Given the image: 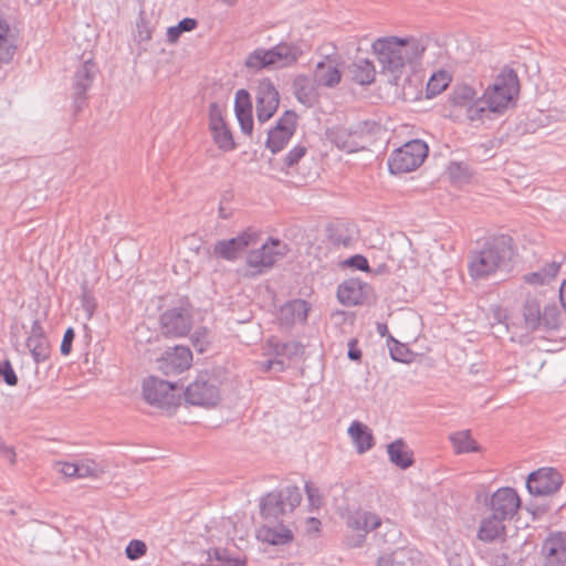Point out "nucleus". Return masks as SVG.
Returning <instances> with one entry per match:
<instances>
[{"mask_svg":"<svg viewBox=\"0 0 566 566\" xmlns=\"http://www.w3.org/2000/svg\"><path fill=\"white\" fill-rule=\"evenodd\" d=\"M333 143L347 153H354L365 148L361 130L338 128L332 134Z\"/></svg>","mask_w":566,"mask_h":566,"instance_id":"nucleus-22","label":"nucleus"},{"mask_svg":"<svg viewBox=\"0 0 566 566\" xmlns=\"http://www.w3.org/2000/svg\"><path fill=\"white\" fill-rule=\"evenodd\" d=\"M474 96H475L474 90L470 86L463 85V86L457 87L453 91V93L451 95V101H452L453 105L467 106L474 99Z\"/></svg>","mask_w":566,"mask_h":566,"instance_id":"nucleus-43","label":"nucleus"},{"mask_svg":"<svg viewBox=\"0 0 566 566\" xmlns=\"http://www.w3.org/2000/svg\"><path fill=\"white\" fill-rule=\"evenodd\" d=\"M345 264L360 271H369L368 260L360 254L350 256L345 261Z\"/></svg>","mask_w":566,"mask_h":566,"instance_id":"nucleus-55","label":"nucleus"},{"mask_svg":"<svg viewBox=\"0 0 566 566\" xmlns=\"http://www.w3.org/2000/svg\"><path fill=\"white\" fill-rule=\"evenodd\" d=\"M224 123L221 106L218 103H211L209 106V127L213 128Z\"/></svg>","mask_w":566,"mask_h":566,"instance_id":"nucleus-50","label":"nucleus"},{"mask_svg":"<svg viewBox=\"0 0 566 566\" xmlns=\"http://www.w3.org/2000/svg\"><path fill=\"white\" fill-rule=\"evenodd\" d=\"M348 434L359 454L367 452L374 447V436L370 429L359 421L352 422L348 428Z\"/></svg>","mask_w":566,"mask_h":566,"instance_id":"nucleus-24","label":"nucleus"},{"mask_svg":"<svg viewBox=\"0 0 566 566\" xmlns=\"http://www.w3.org/2000/svg\"><path fill=\"white\" fill-rule=\"evenodd\" d=\"M378 566H413L410 552L406 548H398L389 555L378 558Z\"/></svg>","mask_w":566,"mask_h":566,"instance_id":"nucleus-34","label":"nucleus"},{"mask_svg":"<svg viewBox=\"0 0 566 566\" xmlns=\"http://www.w3.org/2000/svg\"><path fill=\"white\" fill-rule=\"evenodd\" d=\"M354 82L360 85H368L374 82L376 70L374 63L367 59H359L349 66Z\"/></svg>","mask_w":566,"mask_h":566,"instance_id":"nucleus-27","label":"nucleus"},{"mask_svg":"<svg viewBox=\"0 0 566 566\" xmlns=\"http://www.w3.org/2000/svg\"><path fill=\"white\" fill-rule=\"evenodd\" d=\"M492 566H511L512 560L505 552L488 549L483 556Z\"/></svg>","mask_w":566,"mask_h":566,"instance_id":"nucleus-44","label":"nucleus"},{"mask_svg":"<svg viewBox=\"0 0 566 566\" xmlns=\"http://www.w3.org/2000/svg\"><path fill=\"white\" fill-rule=\"evenodd\" d=\"M17 45L9 25L0 19V62H10L15 53Z\"/></svg>","mask_w":566,"mask_h":566,"instance_id":"nucleus-29","label":"nucleus"},{"mask_svg":"<svg viewBox=\"0 0 566 566\" xmlns=\"http://www.w3.org/2000/svg\"><path fill=\"white\" fill-rule=\"evenodd\" d=\"M307 148L304 145L294 146L284 157V167L292 168L305 156Z\"/></svg>","mask_w":566,"mask_h":566,"instance_id":"nucleus-46","label":"nucleus"},{"mask_svg":"<svg viewBox=\"0 0 566 566\" xmlns=\"http://www.w3.org/2000/svg\"><path fill=\"white\" fill-rule=\"evenodd\" d=\"M563 260L564 258H560V260L554 259L552 262L539 269L548 282H551V280H553L558 274Z\"/></svg>","mask_w":566,"mask_h":566,"instance_id":"nucleus-52","label":"nucleus"},{"mask_svg":"<svg viewBox=\"0 0 566 566\" xmlns=\"http://www.w3.org/2000/svg\"><path fill=\"white\" fill-rule=\"evenodd\" d=\"M57 470L66 478H77V463L72 462H59L56 463Z\"/></svg>","mask_w":566,"mask_h":566,"instance_id":"nucleus-58","label":"nucleus"},{"mask_svg":"<svg viewBox=\"0 0 566 566\" xmlns=\"http://www.w3.org/2000/svg\"><path fill=\"white\" fill-rule=\"evenodd\" d=\"M185 399L193 406L214 407L220 400L218 378L209 371L200 373L186 387Z\"/></svg>","mask_w":566,"mask_h":566,"instance_id":"nucleus-7","label":"nucleus"},{"mask_svg":"<svg viewBox=\"0 0 566 566\" xmlns=\"http://www.w3.org/2000/svg\"><path fill=\"white\" fill-rule=\"evenodd\" d=\"M0 377L9 386H15L18 384V377L12 368L9 360L0 361Z\"/></svg>","mask_w":566,"mask_h":566,"instance_id":"nucleus-49","label":"nucleus"},{"mask_svg":"<svg viewBox=\"0 0 566 566\" xmlns=\"http://www.w3.org/2000/svg\"><path fill=\"white\" fill-rule=\"evenodd\" d=\"M302 53L298 45L281 42L271 49H255L247 56L244 64L253 71L283 69L296 63Z\"/></svg>","mask_w":566,"mask_h":566,"instance_id":"nucleus-4","label":"nucleus"},{"mask_svg":"<svg viewBox=\"0 0 566 566\" xmlns=\"http://www.w3.org/2000/svg\"><path fill=\"white\" fill-rule=\"evenodd\" d=\"M198 25V21L192 18H185L180 20L176 25L167 29V41L169 43H176L184 32H190Z\"/></svg>","mask_w":566,"mask_h":566,"instance_id":"nucleus-38","label":"nucleus"},{"mask_svg":"<svg viewBox=\"0 0 566 566\" xmlns=\"http://www.w3.org/2000/svg\"><path fill=\"white\" fill-rule=\"evenodd\" d=\"M268 354H272L275 358L283 357L292 359L303 354V346L297 342L281 343L277 338L271 337L266 342Z\"/></svg>","mask_w":566,"mask_h":566,"instance_id":"nucleus-26","label":"nucleus"},{"mask_svg":"<svg viewBox=\"0 0 566 566\" xmlns=\"http://www.w3.org/2000/svg\"><path fill=\"white\" fill-rule=\"evenodd\" d=\"M390 340L392 342V345L389 346V354L390 357L395 361L406 363L408 361L409 350L408 348L394 339L392 336H389Z\"/></svg>","mask_w":566,"mask_h":566,"instance_id":"nucleus-48","label":"nucleus"},{"mask_svg":"<svg viewBox=\"0 0 566 566\" xmlns=\"http://www.w3.org/2000/svg\"><path fill=\"white\" fill-rule=\"evenodd\" d=\"M27 347L36 364L46 360L50 356V346L46 337H28Z\"/></svg>","mask_w":566,"mask_h":566,"instance_id":"nucleus-33","label":"nucleus"},{"mask_svg":"<svg viewBox=\"0 0 566 566\" xmlns=\"http://www.w3.org/2000/svg\"><path fill=\"white\" fill-rule=\"evenodd\" d=\"M387 453L390 462L402 470L413 464V453L402 439H396L389 443Z\"/></svg>","mask_w":566,"mask_h":566,"instance_id":"nucleus-23","label":"nucleus"},{"mask_svg":"<svg viewBox=\"0 0 566 566\" xmlns=\"http://www.w3.org/2000/svg\"><path fill=\"white\" fill-rule=\"evenodd\" d=\"M74 338H75V332L72 327H69L65 331V333L63 335L62 343H61L60 350H61L62 355L67 356L71 353Z\"/></svg>","mask_w":566,"mask_h":566,"instance_id":"nucleus-54","label":"nucleus"},{"mask_svg":"<svg viewBox=\"0 0 566 566\" xmlns=\"http://www.w3.org/2000/svg\"><path fill=\"white\" fill-rule=\"evenodd\" d=\"M297 126V114L285 111L277 119L275 126L268 133L265 146L273 154L281 151L294 135Z\"/></svg>","mask_w":566,"mask_h":566,"instance_id":"nucleus-11","label":"nucleus"},{"mask_svg":"<svg viewBox=\"0 0 566 566\" xmlns=\"http://www.w3.org/2000/svg\"><path fill=\"white\" fill-rule=\"evenodd\" d=\"M261 368L264 373L270 370L283 371L285 369V364L283 359L274 358L263 361Z\"/></svg>","mask_w":566,"mask_h":566,"instance_id":"nucleus-59","label":"nucleus"},{"mask_svg":"<svg viewBox=\"0 0 566 566\" xmlns=\"http://www.w3.org/2000/svg\"><path fill=\"white\" fill-rule=\"evenodd\" d=\"M182 386L176 382L159 379L155 376L146 378L143 382L145 400L166 411L175 410L180 405Z\"/></svg>","mask_w":566,"mask_h":566,"instance_id":"nucleus-5","label":"nucleus"},{"mask_svg":"<svg viewBox=\"0 0 566 566\" xmlns=\"http://www.w3.org/2000/svg\"><path fill=\"white\" fill-rule=\"evenodd\" d=\"M427 49L422 40L388 36L377 39L373 43V51L381 66V73L389 74L398 80L406 64L419 62Z\"/></svg>","mask_w":566,"mask_h":566,"instance_id":"nucleus-2","label":"nucleus"},{"mask_svg":"<svg viewBox=\"0 0 566 566\" xmlns=\"http://www.w3.org/2000/svg\"><path fill=\"white\" fill-rule=\"evenodd\" d=\"M290 249L279 239L269 238L260 249L251 250L247 255V265L253 271L252 276L271 269L279 259L284 258Z\"/></svg>","mask_w":566,"mask_h":566,"instance_id":"nucleus-8","label":"nucleus"},{"mask_svg":"<svg viewBox=\"0 0 566 566\" xmlns=\"http://www.w3.org/2000/svg\"><path fill=\"white\" fill-rule=\"evenodd\" d=\"M513 255V240L510 235L490 237L470 252L469 275L473 280H488L499 272H505Z\"/></svg>","mask_w":566,"mask_h":566,"instance_id":"nucleus-1","label":"nucleus"},{"mask_svg":"<svg viewBox=\"0 0 566 566\" xmlns=\"http://www.w3.org/2000/svg\"><path fill=\"white\" fill-rule=\"evenodd\" d=\"M563 485V476L554 468H541L530 473L526 488L532 495L544 496L556 493Z\"/></svg>","mask_w":566,"mask_h":566,"instance_id":"nucleus-10","label":"nucleus"},{"mask_svg":"<svg viewBox=\"0 0 566 566\" xmlns=\"http://www.w3.org/2000/svg\"><path fill=\"white\" fill-rule=\"evenodd\" d=\"M305 492L307 494L310 504L314 507H318L321 505V494L318 488H316L311 482H306Z\"/></svg>","mask_w":566,"mask_h":566,"instance_id":"nucleus-57","label":"nucleus"},{"mask_svg":"<svg viewBox=\"0 0 566 566\" xmlns=\"http://www.w3.org/2000/svg\"><path fill=\"white\" fill-rule=\"evenodd\" d=\"M342 78L336 57L327 55L316 64L314 80L321 86L334 87Z\"/></svg>","mask_w":566,"mask_h":566,"instance_id":"nucleus-19","label":"nucleus"},{"mask_svg":"<svg viewBox=\"0 0 566 566\" xmlns=\"http://www.w3.org/2000/svg\"><path fill=\"white\" fill-rule=\"evenodd\" d=\"M82 307L87 314V317L91 318L96 308V301L93 294L86 289L83 287V293L81 296Z\"/></svg>","mask_w":566,"mask_h":566,"instance_id":"nucleus-51","label":"nucleus"},{"mask_svg":"<svg viewBox=\"0 0 566 566\" xmlns=\"http://www.w3.org/2000/svg\"><path fill=\"white\" fill-rule=\"evenodd\" d=\"M77 471L78 475L77 479L88 478V476H96L98 469L97 465L94 462L91 463H77Z\"/></svg>","mask_w":566,"mask_h":566,"instance_id":"nucleus-56","label":"nucleus"},{"mask_svg":"<svg viewBox=\"0 0 566 566\" xmlns=\"http://www.w3.org/2000/svg\"><path fill=\"white\" fill-rule=\"evenodd\" d=\"M192 315L187 307H172L160 316V331L166 337H181L189 333Z\"/></svg>","mask_w":566,"mask_h":566,"instance_id":"nucleus-13","label":"nucleus"},{"mask_svg":"<svg viewBox=\"0 0 566 566\" xmlns=\"http://www.w3.org/2000/svg\"><path fill=\"white\" fill-rule=\"evenodd\" d=\"M210 130L212 133L214 143L218 145L220 149H222L223 151H230L234 149L235 144L233 140V136L226 123L223 125L210 128Z\"/></svg>","mask_w":566,"mask_h":566,"instance_id":"nucleus-35","label":"nucleus"},{"mask_svg":"<svg viewBox=\"0 0 566 566\" xmlns=\"http://www.w3.org/2000/svg\"><path fill=\"white\" fill-rule=\"evenodd\" d=\"M258 537L271 545H284L293 539V533L290 528L280 524L274 527H262L259 530Z\"/></svg>","mask_w":566,"mask_h":566,"instance_id":"nucleus-28","label":"nucleus"},{"mask_svg":"<svg viewBox=\"0 0 566 566\" xmlns=\"http://www.w3.org/2000/svg\"><path fill=\"white\" fill-rule=\"evenodd\" d=\"M0 452L4 458L9 460L11 464L15 462V452L12 447L6 446L3 440L0 438Z\"/></svg>","mask_w":566,"mask_h":566,"instance_id":"nucleus-62","label":"nucleus"},{"mask_svg":"<svg viewBox=\"0 0 566 566\" xmlns=\"http://www.w3.org/2000/svg\"><path fill=\"white\" fill-rule=\"evenodd\" d=\"M524 281L528 284H546L548 281L544 277L543 272L541 270L536 272H531L524 275Z\"/></svg>","mask_w":566,"mask_h":566,"instance_id":"nucleus-61","label":"nucleus"},{"mask_svg":"<svg viewBox=\"0 0 566 566\" xmlns=\"http://www.w3.org/2000/svg\"><path fill=\"white\" fill-rule=\"evenodd\" d=\"M154 29V17H147L146 9L143 7L139 11V19L137 21V39L139 42L148 41L151 38Z\"/></svg>","mask_w":566,"mask_h":566,"instance_id":"nucleus-40","label":"nucleus"},{"mask_svg":"<svg viewBox=\"0 0 566 566\" xmlns=\"http://www.w3.org/2000/svg\"><path fill=\"white\" fill-rule=\"evenodd\" d=\"M541 303L536 298H527L523 305L525 327L532 332L541 328Z\"/></svg>","mask_w":566,"mask_h":566,"instance_id":"nucleus-31","label":"nucleus"},{"mask_svg":"<svg viewBox=\"0 0 566 566\" xmlns=\"http://www.w3.org/2000/svg\"><path fill=\"white\" fill-rule=\"evenodd\" d=\"M256 117L260 123L268 122L276 112L280 95L274 84L269 78L259 82L255 93Z\"/></svg>","mask_w":566,"mask_h":566,"instance_id":"nucleus-14","label":"nucleus"},{"mask_svg":"<svg viewBox=\"0 0 566 566\" xmlns=\"http://www.w3.org/2000/svg\"><path fill=\"white\" fill-rule=\"evenodd\" d=\"M98 72V66L92 59L85 60L76 69L71 87L76 112L83 108L86 101V92L91 88Z\"/></svg>","mask_w":566,"mask_h":566,"instance_id":"nucleus-12","label":"nucleus"},{"mask_svg":"<svg viewBox=\"0 0 566 566\" xmlns=\"http://www.w3.org/2000/svg\"><path fill=\"white\" fill-rule=\"evenodd\" d=\"M29 337H46L39 319H35L32 323V327H31Z\"/></svg>","mask_w":566,"mask_h":566,"instance_id":"nucleus-63","label":"nucleus"},{"mask_svg":"<svg viewBox=\"0 0 566 566\" xmlns=\"http://www.w3.org/2000/svg\"><path fill=\"white\" fill-rule=\"evenodd\" d=\"M310 305L304 300H292L281 306L279 319L282 325H293L296 322L304 323L307 319Z\"/></svg>","mask_w":566,"mask_h":566,"instance_id":"nucleus-20","label":"nucleus"},{"mask_svg":"<svg viewBox=\"0 0 566 566\" xmlns=\"http://www.w3.org/2000/svg\"><path fill=\"white\" fill-rule=\"evenodd\" d=\"M191 343L195 349L202 354L208 350L211 344L210 332L206 327H198L191 335Z\"/></svg>","mask_w":566,"mask_h":566,"instance_id":"nucleus-42","label":"nucleus"},{"mask_svg":"<svg viewBox=\"0 0 566 566\" xmlns=\"http://www.w3.org/2000/svg\"><path fill=\"white\" fill-rule=\"evenodd\" d=\"M505 520L490 514L484 516L479 525L476 537L484 543H493L496 541L505 542L506 539V527L504 524Z\"/></svg>","mask_w":566,"mask_h":566,"instance_id":"nucleus-18","label":"nucleus"},{"mask_svg":"<svg viewBox=\"0 0 566 566\" xmlns=\"http://www.w3.org/2000/svg\"><path fill=\"white\" fill-rule=\"evenodd\" d=\"M457 453H469L476 451L475 442L471 439L469 431H459L450 437Z\"/></svg>","mask_w":566,"mask_h":566,"instance_id":"nucleus-39","label":"nucleus"},{"mask_svg":"<svg viewBox=\"0 0 566 566\" xmlns=\"http://www.w3.org/2000/svg\"><path fill=\"white\" fill-rule=\"evenodd\" d=\"M518 92L520 82L516 72L505 69L485 90L483 96L468 106L467 116L473 122L483 119L486 112L502 114L514 103Z\"/></svg>","mask_w":566,"mask_h":566,"instance_id":"nucleus-3","label":"nucleus"},{"mask_svg":"<svg viewBox=\"0 0 566 566\" xmlns=\"http://www.w3.org/2000/svg\"><path fill=\"white\" fill-rule=\"evenodd\" d=\"M240 124L241 132L247 135H251L253 130V117L251 113H239L235 114Z\"/></svg>","mask_w":566,"mask_h":566,"instance_id":"nucleus-53","label":"nucleus"},{"mask_svg":"<svg viewBox=\"0 0 566 566\" xmlns=\"http://www.w3.org/2000/svg\"><path fill=\"white\" fill-rule=\"evenodd\" d=\"M234 112L235 114L239 113H251L252 112V103L251 97L248 91L245 90H239L235 93V101H234Z\"/></svg>","mask_w":566,"mask_h":566,"instance_id":"nucleus-45","label":"nucleus"},{"mask_svg":"<svg viewBox=\"0 0 566 566\" xmlns=\"http://www.w3.org/2000/svg\"><path fill=\"white\" fill-rule=\"evenodd\" d=\"M544 566H566V536L562 533L549 535L542 547Z\"/></svg>","mask_w":566,"mask_h":566,"instance_id":"nucleus-17","label":"nucleus"},{"mask_svg":"<svg viewBox=\"0 0 566 566\" xmlns=\"http://www.w3.org/2000/svg\"><path fill=\"white\" fill-rule=\"evenodd\" d=\"M209 560L219 562L216 566H247V559L241 557H232L228 549L213 548L208 552Z\"/></svg>","mask_w":566,"mask_h":566,"instance_id":"nucleus-37","label":"nucleus"},{"mask_svg":"<svg viewBox=\"0 0 566 566\" xmlns=\"http://www.w3.org/2000/svg\"><path fill=\"white\" fill-rule=\"evenodd\" d=\"M559 326V311L555 304L546 305L541 310V327L546 331L556 329Z\"/></svg>","mask_w":566,"mask_h":566,"instance_id":"nucleus-41","label":"nucleus"},{"mask_svg":"<svg viewBox=\"0 0 566 566\" xmlns=\"http://www.w3.org/2000/svg\"><path fill=\"white\" fill-rule=\"evenodd\" d=\"M366 286L367 285L358 279L345 280L337 289L338 301L346 306L359 304L364 300V290Z\"/></svg>","mask_w":566,"mask_h":566,"instance_id":"nucleus-21","label":"nucleus"},{"mask_svg":"<svg viewBox=\"0 0 566 566\" xmlns=\"http://www.w3.org/2000/svg\"><path fill=\"white\" fill-rule=\"evenodd\" d=\"M559 300L560 304L564 307L566 312V280L563 281L560 289H559Z\"/></svg>","mask_w":566,"mask_h":566,"instance_id":"nucleus-64","label":"nucleus"},{"mask_svg":"<svg viewBox=\"0 0 566 566\" xmlns=\"http://www.w3.org/2000/svg\"><path fill=\"white\" fill-rule=\"evenodd\" d=\"M347 525L355 531L370 532L382 526L381 518L367 511H356L348 515Z\"/></svg>","mask_w":566,"mask_h":566,"instance_id":"nucleus-25","label":"nucleus"},{"mask_svg":"<svg viewBox=\"0 0 566 566\" xmlns=\"http://www.w3.org/2000/svg\"><path fill=\"white\" fill-rule=\"evenodd\" d=\"M347 356L354 361H359L361 359V350L358 348V340L356 338L349 339Z\"/></svg>","mask_w":566,"mask_h":566,"instance_id":"nucleus-60","label":"nucleus"},{"mask_svg":"<svg viewBox=\"0 0 566 566\" xmlns=\"http://www.w3.org/2000/svg\"><path fill=\"white\" fill-rule=\"evenodd\" d=\"M276 497L281 500L287 513L293 512L302 501L301 490L295 485H289L282 490L273 491Z\"/></svg>","mask_w":566,"mask_h":566,"instance_id":"nucleus-32","label":"nucleus"},{"mask_svg":"<svg viewBox=\"0 0 566 566\" xmlns=\"http://www.w3.org/2000/svg\"><path fill=\"white\" fill-rule=\"evenodd\" d=\"M147 552V546L143 541L133 539L126 546L125 553L128 559L136 560L144 556Z\"/></svg>","mask_w":566,"mask_h":566,"instance_id":"nucleus-47","label":"nucleus"},{"mask_svg":"<svg viewBox=\"0 0 566 566\" xmlns=\"http://www.w3.org/2000/svg\"><path fill=\"white\" fill-rule=\"evenodd\" d=\"M259 237L258 231L248 228L234 238L217 241L213 245V254L219 259L235 261L248 247L258 243Z\"/></svg>","mask_w":566,"mask_h":566,"instance_id":"nucleus-9","label":"nucleus"},{"mask_svg":"<svg viewBox=\"0 0 566 566\" xmlns=\"http://www.w3.org/2000/svg\"><path fill=\"white\" fill-rule=\"evenodd\" d=\"M450 81L451 77L446 71H438L433 73L427 83V96H437L448 87Z\"/></svg>","mask_w":566,"mask_h":566,"instance_id":"nucleus-36","label":"nucleus"},{"mask_svg":"<svg viewBox=\"0 0 566 566\" xmlns=\"http://www.w3.org/2000/svg\"><path fill=\"white\" fill-rule=\"evenodd\" d=\"M428 146L420 139H413L396 149L388 159L391 174L409 172L421 166L428 156Z\"/></svg>","mask_w":566,"mask_h":566,"instance_id":"nucleus-6","label":"nucleus"},{"mask_svg":"<svg viewBox=\"0 0 566 566\" xmlns=\"http://www.w3.org/2000/svg\"><path fill=\"white\" fill-rule=\"evenodd\" d=\"M260 512L265 518H277L279 516L287 513L285 506H283L281 500L276 497V494H274L273 491L261 497Z\"/></svg>","mask_w":566,"mask_h":566,"instance_id":"nucleus-30","label":"nucleus"},{"mask_svg":"<svg viewBox=\"0 0 566 566\" xmlns=\"http://www.w3.org/2000/svg\"><path fill=\"white\" fill-rule=\"evenodd\" d=\"M192 364V353L189 347L175 346L166 350L165 355L158 360V368L165 375H176L190 368Z\"/></svg>","mask_w":566,"mask_h":566,"instance_id":"nucleus-16","label":"nucleus"},{"mask_svg":"<svg viewBox=\"0 0 566 566\" xmlns=\"http://www.w3.org/2000/svg\"><path fill=\"white\" fill-rule=\"evenodd\" d=\"M491 513L505 520H512L521 506V500L512 488H501L495 491L489 501Z\"/></svg>","mask_w":566,"mask_h":566,"instance_id":"nucleus-15","label":"nucleus"}]
</instances>
